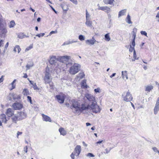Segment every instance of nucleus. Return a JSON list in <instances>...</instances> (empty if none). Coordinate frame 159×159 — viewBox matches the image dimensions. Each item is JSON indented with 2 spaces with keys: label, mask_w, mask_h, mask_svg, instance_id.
I'll list each match as a JSON object with an SVG mask.
<instances>
[{
  "label": "nucleus",
  "mask_w": 159,
  "mask_h": 159,
  "mask_svg": "<svg viewBox=\"0 0 159 159\" xmlns=\"http://www.w3.org/2000/svg\"><path fill=\"white\" fill-rule=\"evenodd\" d=\"M80 65L77 63H75L71 66L69 70V73L72 75L77 73L80 70Z\"/></svg>",
  "instance_id": "nucleus-4"
},
{
  "label": "nucleus",
  "mask_w": 159,
  "mask_h": 159,
  "mask_svg": "<svg viewBox=\"0 0 159 159\" xmlns=\"http://www.w3.org/2000/svg\"><path fill=\"white\" fill-rule=\"evenodd\" d=\"M71 2L77 4V2L76 0H70Z\"/></svg>",
  "instance_id": "nucleus-56"
},
{
  "label": "nucleus",
  "mask_w": 159,
  "mask_h": 159,
  "mask_svg": "<svg viewBox=\"0 0 159 159\" xmlns=\"http://www.w3.org/2000/svg\"><path fill=\"white\" fill-rule=\"evenodd\" d=\"M58 60L60 62L58 65V67L60 69L64 68V67L62 66L64 65H66V66H67L68 65H71L72 64L71 62V57L70 56H60L58 58Z\"/></svg>",
  "instance_id": "nucleus-2"
},
{
  "label": "nucleus",
  "mask_w": 159,
  "mask_h": 159,
  "mask_svg": "<svg viewBox=\"0 0 159 159\" xmlns=\"http://www.w3.org/2000/svg\"><path fill=\"white\" fill-rule=\"evenodd\" d=\"M140 33L142 35H144L145 36H146V37H147V33L145 31H141L140 32Z\"/></svg>",
  "instance_id": "nucleus-43"
},
{
  "label": "nucleus",
  "mask_w": 159,
  "mask_h": 159,
  "mask_svg": "<svg viewBox=\"0 0 159 159\" xmlns=\"http://www.w3.org/2000/svg\"><path fill=\"white\" fill-rule=\"evenodd\" d=\"M42 116L43 118V120L44 121H49L50 122H51L52 120L48 116L46 115L43 114H42Z\"/></svg>",
  "instance_id": "nucleus-15"
},
{
  "label": "nucleus",
  "mask_w": 159,
  "mask_h": 159,
  "mask_svg": "<svg viewBox=\"0 0 159 159\" xmlns=\"http://www.w3.org/2000/svg\"><path fill=\"white\" fill-rule=\"evenodd\" d=\"M137 31V29L135 28H134L133 29V31L132 32V35H134V34L136 35Z\"/></svg>",
  "instance_id": "nucleus-39"
},
{
  "label": "nucleus",
  "mask_w": 159,
  "mask_h": 159,
  "mask_svg": "<svg viewBox=\"0 0 159 159\" xmlns=\"http://www.w3.org/2000/svg\"><path fill=\"white\" fill-rule=\"evenodd\" d=\"M22 93L24 95H27L29 94V92L27 89H25L23 90Z\"/></svg>",
  "instance_id": "nucleus-31"
},
{
  "label": "nucleus",
  "mask_w": 159,
  "mask_h": 159,
  "mask_svg": "<svg viewBox=\"0 0 159 159\" xmlns=\"http://www.w3.org/2000/svg\"><path fill=\"white\" fill-rule=\"evenodd\" d=\"M104 141L103 140H101L99 141H98L96 143H95V144L96 145H97L98 144H100L102 143H104Z\"/></svg>",
  "instance_id": "nucleus-47"
},
{
  "label": "nucleus",
  "mask_w": 159,
  "mask_h": 159,
  "mask_svg": "<svg viewBox=\"0 0 159 159\" xmlns=\"http://www.w3.org/2000/svg\"><path fill=\"white\" fill-rule=\"evenodd\" d=\"M86 20H90V15L89 13L88 12L87 10H86Z\"/></svg>",
  "instance_id": "nucleus-33"
},
{
  "label": "nucleus",
  "mask_w": 159,
  "mask_h": 159,
  "mask_svg": "<svg viewBox=\"0 0 159 159\" xmlns=\"http://www.w3.org/2000/svg\"><path fill=\"white\" fill-rule=\"evenodd\" d=\"M153 150L155 152H157L158 153L159 151L158 150L157 148L156 147H153L152 148Z\"/></svg>",
  "instance_id": "nucleus-50"
},
{
  "label": "nucleus",
  "mask_w": 159,
  "mask_h": 159,
  "mask_svg": "<svg viewBox=\"0 0 159 159\" xmlns=\"http://www.w3.org/2000/svg\"><path fill=\"white\" fill-rule=\"evenodd\" d=\"M33 66V63H32L31 64H27L26 66V67L27 69H29L30 68L32 67Z\"/></svg>",
  "instance_id": "nucleus-40"
},
{
  "label": "nucleus",
  "mask_w": 159,
  "mask_h": 159,
  "mask_svg": "<svg viewBox=\"0 0 159 159\" xmlns=\"http://www.w3.org/2000/svg\"><path fill=\"white\" fill-rule=\"evenodd\" d=\"M18 37L21 39L25 38V35L23 33H20L18 34Z\"/></svg>",
  "instance_id": "nucleus-29"
},
{
  "label": "nucleus",
  "mask_w": 159,
  "mask_h": 159,
  "mask_svg": "<svg viewBox=\"0 0 159 159\" xmlns=\"http://www.w3.org/2000/svg\"><path fill=\"white\" fill-rule=\"evenodd\" d=\"M87 156L88 157H94V155H93V154L90 153H88L87 155Z\"/></svg>",
  "instance_id": "nucleus-52"
},
{
  "label": "nucleus",
  "mask_w": 159,
  "mask_h": 159,
  "mask_svg": "<svg viewBox=\"0 0 159 159\" xmlns=\"http://www.w3.org/2000/svg\"><path fill=\"white\" fill-rule=\"evenodd\" d=\"M7 33L6 26L0 28V36L1 38H5Z\"/></svg>",
  "instance_id": "nucleus-9"
},
{
  "label": "nucleus",
  "mask_w": 159,
  "mask_h": 159,
  "mask_svg": "<svg viewBox=\"0 0 159 159\" xmlns=\"http://www.w3.org/2000/svg\"><path fill=\"white\" fill-rule=\"evenodd\" d=\"M84 72H80L79 74V76L80 77V79H82L84 77Z\"/></svg>",
  "instance_id": "nucleus-35"
},
{
  "label": "nucleus",
  "mask_w": 159,
  "mask_h": 159,
  "mask_svg": "<svg viewBox=\"0 0 159 159\" xmlns=\"http://www.w3.org/2000/svg\"><path fill=\"white\" fill-rule=\"evenodd\" d=\"M15 25V21L14 20H12L10 22V24L9 25V27L10 28L13 27Z\"/></svg>",
  "instance_id": "nucleus-30"
},
{
  "label": "nucleus",
  "mask_w": 159,
  "mask_h": 159,
  "mask_svg": "<svg viewBox=\"0 0 159 159\" xmlns=\"http://www.w3.org/2000/svg\"><path fill=\"white\" fill-rule=\"evenodd\" d=\"M126 22L128 24H132V22L131 21L130 16L129 15H128L125 19Z\"/></svg>",
  "instance_id": "nucleus-27"
},
{
  "label": "nucleus",
  "mask_w": 159,
  "mask_h": 159,
  "mask_svg": "<svg viewBox=\"0 0 159 159\" xmlns=\"http://www.w3.org/2000/svg\"><path fill=\"white\" fill-rule=\"evenodd\" d=\"M26 113L23 111L18 112L17 114H15L11 118L12 121L16 123L18 121L21 120L25 119L27 117Z\"/></svg>",
  "instance_id": "nucleus-3"
},
{
  "label": "nucleus",
  "mask_w": 159,
  "mask_h": 159,
  "mask_svg": "<svg viewBox=\"0 0 159 159\" xmlns=\"http://www.w3.org/2000/svg\"><path fill=\"white\" fill-rule=\"evenodd\" d=\"M156 103L158 105H159V97L157 98Z\"/></svg>",
  "instance_id": "nucleus-64"
},
{
  "label": "nucleus",
  "mask_w": 159,
  "mask_h": 159,
  "mask_svg": "<svg viewBox=\"0 0 159 159\" xmlns=\"http://www.w3.org/2000/svg\"><path fill=\"white\" fill-rule=\"evenodd\" d=\"M75 153H74V152H72L70 155V157H71V158H72V159H74L75 158Z\"/></svg>",
  "instance_id": "nucleus-53"
},
{
  "label": "nucleus",
  "mask_w": 159,
  "mask_h": 159,
  "mask_svg": "<svg viewBox=\"0 0 159 159\" xmlns=\"http://www.w3.org/2000/svg\"><path fill=\"white\" fill-rule=\"evenodd\" d=\"M65 96V94L61 93L56 95L55 97L59 103H63L64 102Z\"/></svg>",
  "instance_id": "nucleus-7"
},
{
  "label": "nucleus",
  "mask_w": 159,
  "mask_h": 159,
  "mask_svg": "<svg viewBox=\"0 0 159 159\" xmlns=\"http://www.w3.org/2000/svg\"><path fill=\"white\" fill-rule=\"evenodd\" d=\"M56 59V56H52L51 57L49 60V63L51 65L53 64L55 62Z\"/></svg>",
  "instance_id": "nucleus-20"
},
{
  "label": "nucleus",
  "mask_w": 159,
  "mask_h": 159,
  "mask_svg": "<svg viewBox=\"0 0 159 159\" xmlns=\"http://www.w3.org/2000/svg\"><path fill=\"white\" fill-rule=\"evenodd\" d=\"M70 44L69 42V41H68L67 42H64L63 43V45H68V44Z\"/></svg>",
  "instance_id": "nucleus-60"
},
{
  "label": "nucleus",
  "mask_w": 159,
  "mask_h": 159,
  "mask_svg": "<svg viewBox=\"0 0 159 159\" xmlns=\"http://www.w3.org/2000/svg\"><path fill=\"white\" fill-rule=\"evenodd\" d=\"M116 75V73H113L111 75H110V77L111 78H112L113 77L115 76Z\"/></svg>",
  "instance_id": "nucleus-63"
},
{
  "label": "nucleus",
  "mask_w": 159,
  "mask_h": 159,
  "mask_svg": "<svg viewBox=\"0 0 159 159\" xmlns=\"http://www.w3.org/2000/svg\"><path fill=\"white\" fill-rule=\"evenodd\" d=\"M16 81V79L14 80L13 82L11 83V90H12L15 88L16 84H14L15 83Z\"/></svg>",
  "instance_id": "nucleus-28"
},
{
  "label": "nucleus",
  "mask_w": 159,
  "mask_h": 159,
  "mask_svg": "<svg viewBox=\"0 0 159 159\" xmlns=\"http://www.w3.org/2000/svg\"><path fill=\"white\" fill-rule=\"evenodd\" d=\"M134 57L135 58V59H137L138 58H136V52L135 50H134Z\"/></svg>",
  "instance_id": "nucleus-55"
},
{
  "label": "nucleus",
  "mask_w": 159,
  "mask_h": 159,
  "mask_svg": "<svg viewBox=\"0 0 159 159\" xmlns=\"http://www.w3.org/2000/svg\"><path fill=\"white\" fill-rule=\"evenodd\" d=\"M57 33V30H56L55 31H52L49 34V35H51L52 34H56V33Z\"/></svg>",
  "instance_id": "nucleus-46"
},
{
  "label": "nucleus",
  "mask_w": 159,
  "mask_h": 159,
  "mask_svg": "<svg viewBox=\"0 0 159 159\" xmlns=\"http://www.w3.org/2000/svg\"><path fill=\"white\" fill-rule=\"evenodd\" d=\"M22 132H20L19 131H18L17 133V138H18V136L19 135H21L22 134Z\"/></svg>",
  "instance_id": "nucleus-54"
},
{
  "label": "nucleus",
  "mask_w": 159,
  "mask_h": 159,
  "mask_svg": "<svg viewBox=\"0 0 159 159\" xmlns=\"http://www.w3.org/2000/svg\"><path fill=\"white\" fill-rule=\"evenodd\" d=\"M12 107L14 110H20L23 108V105L21 103L16 102L12 105Z\"/></svg>",
  "instance_id": "nucleus-8"
},
{
  "label": "nucleus",
  "mask_w": 159,
  "mask_h": 159,
  "mask_svg": "<svg viewBox=\"0 0 159 159\" xmlns=\"http://www.w3.org/2000/svg\"><path fill=\"white\" fill-rule=\"evenodd\" d=\"M110 34L109 33L105 34L104 35L105 39L106 41L109 42L111 40V38L110 37Z\"/></svg>",
  "instance_id": "nucleus-26"
},
{
  "label": "nucleus",
  "mask_w": 159,
  "mask_h": 159,
  "mask_svg": "<svg viewBox=\"0 0 159 159\" xmlns=\"http://www.w3.org/2000/svg\"><path fill=\"white\" fill-rule=\"evenodd\" d=\"M159 111V105L157 104H155V106L154 108V113L155 115L157 114L158 111Z\"/></svg>",
  "instance_id": "nucleus-21"
},
{
  "label": "nucleus",
  "mask_w": 159,
  "mask_h": 159,
  "mask_svg": "<svg viewBox=\"0 0 159 159\" xmlns=\"http://www.w3.org/2000/svg\"><path fill=\"white\" fill-rule=\"evenodd\" d=\"M145 91L147 92H149L153 89V87L152 85H148L145 86Z\"/></svg>",
  "instance_id": "nucleus-17"
},
{
  "label": "nucleus",
  "mask_w": 159,
  "mask_h": 159,
  "mask_svg": "<svg viewBox=\"0 0 159 159\" xmlns=\"http://www.w3.org/2000/svg\"><path fill=\"white\" fill-rule=\"evenodd\" d=\"M132 45L134 47L135 46V40H134V39L132 41Z\"/></svg>",
  "instance_id": "nucleus-59"
},
{
  "label": "nucleus",
  "mask_w": 159,
  "mask_h": 159,
  "mask_svg": "<svg viewBox=\"0 0 159 159\" xmlns=\"http://www.w3.org/2000/svg\"><path fill=\"white\" fill-rule=\"evenodd\" d=\"M80 84L81 88H87L88 87L85 80H83L81 83Z\"/></svg>",
  "instance_id": "nucleus-25"
},
{
  "label": "nucleus",
  "mask_w": 159,
  "mask_h": 159,
  "mask_svg": "<svg viewBox=\"0 0 159 159\" xmlns=\"http://www.w3.org/2000/svg\"><path fill=\"white\" fill-rule=\"evenodd\" d=\"M122 97L124 101L126 102H130L133 99L131 94L129 92L126 93H124L122 95Z\"/></svg>",
  "instance_id": "nucleus-6"
},
{
  "label": "nucleus",
  "mask_w": 159,
  "mask_h": 159,
  "mask_svg": "<svg viewBox=\"0 0 159 159\" xmlns=\"http://www.w3.org/2000/svg\"><path fill=\"white\" fill-rule=\"evenodd\" d=\"M27 146L25 147L24 148V151L26 153L27 152Z\"/></svg>",
  "instance_id": "nucleus-58"
},
{
  "label": "nucleus",
  "mask_w": 159,
  "mask_h": 159,
  "mask_svg": "<svg viewBox=\"0 0 159 159\" xmlns=\"http://www.w3.org/2000/svg\"><path fill=\"white\" fill-rule=\"evenodd\" d=\"M122 76L123 79L125 80H127L128 79V77L126 71H122Z\"/></svg>",
  "instance_id": "nucleus-16"
},
{
  "label": "nucleus",
  "mask_w": 159,
  "mask_h": 159,
  "mask_svg": "<svg viewBox=\"0 0 159 159\" xmlns=\"http://www.w3.org/2000/svg\"><path fill=\"white\" fill-rule=\"evenodd\" d=\"M44 80L45 84L50 83L52 80V76L50 74L48 71L47 69L45 73Z\"/></svg>",
  "instance_id": "nucleus-5"
},
{
  "label": "nucleus",
  "mask_w": 159,
  "mask_h": 159,
  "mask_svg": "<svg viewBox=\"0 0 159 159\" xmlns=\"http://www.w3.org/2000/svg\"><path fill=\"white\" fill-rule=\"evenodd\" d=\"M113 148H107L106 149L105 151L106 152L105 153L106 154H107L109 153L111 151V150Z\"/></svg>",
  "instance_id": "nucleus-37"
},
{
  "label": "nucleus",
  "mask_w": 159,
  "mask_h": 159,
  "mask_svg": "<svg viewBox=\"0 0 159 159\" xmlns=\"http://www.w3.org/2000/svg\"><path fill=\"white\" fill-rule=\"evenodd\" d=\"M21 49L19 45H16L14 47L13 51L15 52H16L17 51L18 53H19L20 52Z\"/></svg>",
  "instance_id": "nucleus-23"
},
{
  "label": "nucleus",
  "mask_w": 159,
  "mask_h": 159,
  "mask_svg": "<svg viewBox=\"0 0 159 159\" xmlns=\"http://www.w3.org/2000/svg\"><path fill=\"white\" fill-rule=\"evenodd\" d=\"M126 12V9H124L120 11L118 14V17L125 15Z\"/></svg>",
  "instance_id": "nucleus-19"
},
{
  "label": "nucleus",
  "mask_w": 159,
  "mask_h": 159,
  "mask_svg": "<svg viewBox=\"0 0 159 159\" xmlns=\"http://www.w3.org/2000/svg\"><path fill=\"white\" fill-rule=\"evenodd\" d=\"M97 6L98 7V10H101L104 11L107 13L111 11L110 8L107 6L100 7L99 4H98Z\"/></svg>",
  "instance_id": "nucleus-10"
},
{
  "label": "nucleus",
  "mask_w": 159,
  "mask_h": 159,
  "mask_svg": "<svg viewBox=\"0 0 159 159\" xmlns=\"http://www.w3.org/2000/svg\"><path fill=\"white\" fill-rule=\"evenodd\" d=\"M114 0H103V2L106 4L112 5Z\"/></svg>",
  "instance_id": "nucleus-24"
},
{
  "label": "nucleus",
  "mask_w": 159,
  "mask_h": 159,
  "mask_svg": "<svg viewBox=\"0 0 159 159\" xmlns=\"http://www.w3.org/2000/svg\"><path fill=\"white\" fill-rule=\"evenodd\" d=\"M14 110L12 108H9L7 109L6 114L8 117H12L14 115Z\"/></svg>",
  "instance_id": "nucleus-11"
},
{
  "label": "nucleus",
  "mask_w": 159,
  "mask_h": 159,
  "mask_svg": "<svg viewBox=\"0 0 159 159\" xmlns=\"http://www.w3.org/2000/svg\"><path fill=\"white\" fill-rule=\"evenodd\" d=\"M81 147L80 145H77L75 148L74 151V153L76 156H78L80 154L81 152Z\"/></svg>",
  "instance_id": "nucleus-12"
},
{
  "label": "nucleus",
  "mask_w": 159,
  "mask_h": 159,
  "mask_svg": "<svg viewBox=\"0 0 159 159\" xmlns=\"http://www.w3.org/2000/svg\"><path fill=\"white\" fill-rule=\"evenodd\" d=\"M100 89L99 88H98L97 89H94V91L96 93H99L100 92Z\"/></svg>",
  "instance_id": "nucleus-45"
},
{
  "label": "nucleus",
  "mask_w": 159,
  "mask_h": 159,
  "mask_svg": "<svg viewBox=\"0 0 159 159\" xmlns=\"http://www.w3.org/2000/svg\"><path fill=\"white\" fill-rule=\"evenodd\" d=\"M156 19L159 22V11H158L156 16Z\"/></svg>",
  "instance_id": "nucleus-49"
},
{
  "label": "nucleus",
  "mask_w": 159,
  "mask_h": 159,
  "mask_svg": "<svg viewBox=\"0 0 159 159\" xmlns=\"http://www.w3.org/2000/svg\"><path fill=\"white\" fill-rule=\"evenodd\" d=\"M3 76L2 75L1 78H0V83L2 82L3 80Z\"/></svg>",
  "instance_id": "nucleus-61"
},
{
  "label": "nucleus",
  "mask_w": 159,
  "mask_h": 159,
  "mask_svg": "<svg viewBox=\"0 0 159 159\" xmlns=\"http://www.w3.org/2000/svg\"><path fill=\"white\" fill-rule=\"evenodd\" d=\"M134 47H132V46H131V45H130V47L129 48V51L130 52H132L133 51H134Z\"/></svg>",
  "instance_id": "nucleus-51"
},
{
  "label": "nucleus",
  "mask_w": 159,
  "mask_h": 159,
  "mask_svg": "<svg viewBox=\"0 0 159 159\" xmlns=\"http://www.w3.org/2000/svg\"><path fill=\"white\" fill-rule=\"evenodd\" d=\"M0 120L2 122H4L5 123H7V121L6 116L4 114H2L0 115Z\"/></svg>",
  "instance_id": "nucleus-14"
},
{
  "label": "nucleus",
  "mask_w": 159,
  "mask_h": 159,
  "mask_svg": "<svg viewBox=\"0 0 159 159\" xmlns=\"http://www.w3.org/2000/svg\"><path fill=\"white\" fill-rule=\"evenodd\" d=\"M21 96L19 95H17L15 94V96L14 98V99H20Z\"/></svg>",
  "instance_id": "nucleus-36"
},
{
  "label": "nucleus",
  "mask_w": 159,
  "mask_h": 159,
  "mask_svg": "<svg viewBox=\"0 0 159 159\" xmlns=\"http://www.w3.org/2000/svg\"><path fill=\"white\" fill-rule=\"evenodd\" d=\"M3 22V19L2 18H1V17H0V28L3 27V26H6L5 25L3 24L2 23Z\"/></svg>",
  "instance_id": "nucleus-32"
},
{
  "label": "nucleus",
  "mask_w": 159,
  "mask_h": 159,
  "mask_svg": "<svg viewBox=\"0 0 159 159\" xmlns=\"http://www.w3.org/2000/svg\"><path fill=\"white\" fill-rule=\"evenodd\" d=\"M32 48V46H30L29 47H27L25 49V51H27L30 49Z\"/></svg>",
  "instance_id": "nucleus-48"
},
{
  "label": "nucleus",
  "mask_w": 159,
  "mask_h": 159,
  "mask_svg": "<svg viewBox=\"0 0 159 159\" xmlns=\"http://www.w3.org/2000/svg\"><path fill=\"white\" fill-rule=\"evenodd\" d=\"M8 45H9V43H8V42H7L5 45V48L7 49V48L8 47Z\"/></svg>",
  "instance_id": "nucleus-62"
},
{
  "label": "nucleus",
  "mask_w": 159,
  "mask_h": 159,
  "mask_svg": "<svg viewBox=\"0 0 159 159\" xmlns=\"http://www.w3.org/2000/svg\"><path fill=\"white\" fill-rule=\"evenodd\" d=\"M70 43V44H72L73 43L77 42V41H75L74 40H72L71 41H69Z\"/></svg>",
  "instance_id": "nucleus-57"
},
{
  "label": "nucleus",
  "mask_w": 159,
  "mask_h": 159,
  "mask_svg": "<svg viewBox=\"0 0 159 159\" xmlns=\"http://www.w3.org/2000/svg\"><path fill=\"white\" fill-rule=\"evenodd\" d=\"M33 87L34 89V90L39 89V88L37 86L36 83H35L34 84H33Z\"/></svg>",
  "instance_id": "nucleus-42"
},
{
  "label": "nucleus",
  "mask_w": 159,
  "mask_h": 159,
  "mask_svg": "<svg viewBox=\"0 0 159 159\" xmlns=\"http://www.w3.org/2000/svg\"><path fill=\"white\" fill-rule=\"evenodd\" d=\"M79 39L81 41L84 40L85 39L84 36L82 35H80L79 36Z\"/></svg>",
  "instance_id": "nucleus-34"
},
{
  "label": "nucleus",
  "mask_w": 159,
  "mask_h": 159,
  "mask_svg": "<svg viewBox=\"0 0 159 159\" xmlns=\"http://www.w3.org/2000/svg\"><path fill=\"white\" fill-rule=\"evenodd\" d=\"M27 98L28 101L30 102V103L32 104L31 100V98L29 96H28L27 97Z\"/></svg>",
  "instance_id": "nucleus-44"
},
{
  "label": "nucleus",
  "mask_w": 159,
  "mask_h": 159,
  "mask_svg": "<svg viewBox=\"0 0 159 159\" xmlns=\"http://www.w3.org/2000/svg\"><path fill=\"white\" fill-rule=\"evenodd\" d=\"M85 97L89 101V103L88 104L84 103L80 105L78 102L74 101L71 107L74 112L77 114L84 112L88 114L100 112L101 109L97 104L95 97L91 94L87 93L85 94Z\"/></svg>",
  "instance_id": "nucleus-1"
},
{
  "label": "nucleus",
  "mask_w": 159,
  "mask_h": 159,
  "mask_svg": "<svg viewBox=\"0 0 159 159\" xmlns=\"http://www.w3.org/2000/svg\"><path fill=\"white\" fill-rule=\"evenodd\" d=\"M96 42V40L94 39L93 37H92V39H88L85 41V42L86 44L88 45H93L95 42Z\"/></svg>",
  "instance_id": "nucleus-13"
},
{
  "label": "nucleus",
  "mask_w": 159,
  "mask_h": 159,
  "mask_svg": "<svg viewBox=\"0 0 159 159\" xmlns=\"http://www.w3.org/2000/svg\"><path fill=\"white\" fill-rule=\"evenodd\" d=\"M4 44V41L0 39V48L3 46Z\"/></svg>",
  "instance_id": "nucleus-41"
},
{
  "label": "nucleus",
  "mask_w": 159,
  "mask_h": 159,
  "mask_svg": "<svg viewBox=\"0 0 159 159\" xmlns=\"http://www.w3.org/2000/svg\"><path fill=\"white\" fill-rule=\"evenodd\" d=\"M59 131L61 135L64 136L66 134V131L63 128H60L59 129Z\"/></svg>",
  "instance_id": "nucleus-18"
},
{
  "label": "nucleus",
  "mask_w": 159,
  "mask_h": 159,
  "mask_svg": "<svg viewBox=\"0 0 159 159\" xmlns=\"http://www.w3.org/2000/svg\"><path fill=\"white\" fill-rule=\"evenodd\" d=\"M85 22L86 25L88 27L90 28H92L93 26L92 25V22L90 21V20H86Z\"/></svg>",
  "instance_id": "nucleus-22"
},
{
  "label": "nucleus",
  "mask_w": 159,
  "mask_h": 159,
  "mask_svg": "<svg viewBox=\"0 0 159 159\" xmlns=\"http://www.w3.org/2000/svg\"><path fill=\"white\" fill-rule=\"evenodd\" d=\"M15 96V94L14 93H10L9 94L8 96L9 98H11L12 99H14V98Z\"/></svg>",
  "instance_id": "nucleus-38"
}]
</instances>
